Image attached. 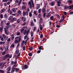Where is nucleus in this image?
Masks as SVG:
<instances>
[{"instance_id":"obj_8","label":"nucleus","mask_w":73,"mask_h":73,"mask_svg":"<svg viewBox=\"0 0 73 73\" xmlns=\"http://www.w3.org/2000/svg\"><path fill=\"white\" fill-rule=\"evenodd\" d=\"M45 9V8H43L42 9L41 11L42 13H44V12H46V10Z\"/></svg>"},{"instance_id":"obj_16","label":"nucleus","mask_w":73,"mask_h":73,"mask_svg":"<svg viewBox=\"0 0 73 73\" xmlns=\"http://www.w3.org/2000/svg\"><path fill=\"white\" fill-rule=\"evenodd\" d=\"M5 42L3 41V42H2V41H1L0 42V44L1 45L3 44H5Z\"/></svg>"},{"instance_id":"obj_27","label":"nucleus","mask_w":73,"mask_h":73,"mask_svg":"<svg viewBox=\"0 0 73 73\" xmlns=\"http://www.w3.org/2000/svg\"><path fill=\"white\" fill-rule=\"evenodd\" d=\"M29 49L30 51H32L33 50V48L32 47H30L29 48Z\"/></svg>"},{"instance_id":"obj_38","label":"nucleus","mask_w":73,"mask_h":73,"mask_svg":"<svg viewBox=\"0 0 73 73\" xmlns=\"http://www.w3.org/2000/svg\"><path fill=\"white\" fill-rule=\"evenodd\" d=\"M42 37H43V35L41 34L40 36V38H42Z\"/></svg>"},{"instance_id":"obj_24","label":"nucleus","mask_w":73,"mask_h":73,"mask_svg":"<svg viewBox=\"0 0 73 73\" xmlns=\"http://www.w3.org/2000/svg\"><path fill=\"white\" fill-rule=\"evenodd\" d=\"M9 48V46L8 45H7L6 46V50L7 51H8V48Z\"/></svg>"},{"instance_id":"obj_22","label":"nucleus","mask_w":73,"mask_h":73,"mask_svg":"<svg viewBox=\"0 0 73 73\" xmlns=\"http://www.w3.org/2000/svg\"><path fill=\"white\" fill-rule=\"evenodd\" d=\"M18 12L19 13V14L20 15H21V11L20 10H19L18 11Z\"/></svg>"},{"instance_id":"obj_29","label":"nucleus","mask_w":73,"mask_h":73,"mask_svg":"<svg viewBox=\"0 0 73 73\" xmlns=\"http://www.w3.org/2000/svg\"><path fill=\"white\" fill-rule=\"evenodd\" d=\"M53 17H54L53 16H52L50 17V19L51 20H53Z\"/></svg>"},{"instance_id":"obj_55","label":"nucleus","mask_w":73,"mask_h":73,"mask_svg":"<svg viewBox=\"0 0 73 73\" xmlns=\"http://www.w3.org/2000/svg\"><path fill=\"white\" fill-rule=\"evenodd\" d=\"M9 14L10 15H11V14H12V10L10 11Z\"/></svg>"},{"instance_id":"obj_42","label":"nucleus","mask_w":73,"mask_h":73,"mask_svg":"<svg viewBox=\"0 0 73 73\" xmlns=\"http://www.w3.org/2000/svg\"><path fill=\"white\" fill-rule=\"evenodd\" d=\"M38 49L39 50H41L42 49V46H40Z\"/></svg>"},{"instance_id":"obj_26","label":"nucleus","mask_w":73,"mask_h":73,"mask_svg":"<svg viewBox=\"0 0 73 73\" xmlns=\"http://www.w3.org/2000/svg\"><path fill=\"white\" fill-rule=\"evenodd\" d=\"M61 1L60 0H58L57 1V3H58V4H61V1Z\"/></svg>"},{"instance_id":"obj_59","label":"nucleus","mask_w":73,"mask_h":73,"mask_svg":"<svg viewBox=\"0 0 73 73\" xmlns=\"http://www.w3.org/2000/svg\"><path fill=\"white\" fill-rule=\"evenodd\" d=\"M13 19L14 20V21H16L17 20V19L15 17L13 18Z\"/></svg>"},{"instance_id":"obj_17","label":"nucleus","mask_w":73,"mask_h":73,"mask_svg":"<svg viewBox=\"0 0 73 73\" xmlns=\"http://www.w3.org/2000/svg\"><path fill=\"white\" fill-rule=\"evenodd\" d=\"M15 47V44H12L10 46V48H14Z\"/></svg>"},{"instance_id":"obj_5","label":"nucleus","mask_w":73,"mask_h":73,"mask_svg":"<svg viewBox=\"0 0 73 73\" xmlns=\"http://www.w3.org/2000/svg\"><path fill=\"white\" fill-rule=\"evenodd\" d=\"M21 20L22 21H23L24 22L25 21L27 20V18L25 17H21Z\"/></svg>"},{"instance_id":"obj_23","label":"nucleus","mask_w":73,"mask_h":73,"mask_svg":"<svg viewBox=\"0 0 73 73\" xmlns=\"http://www.w3.org/2000/svg\"><path fill=\"white\" fill-rule=\"evenodd\" d=\"M31 26H33V21H31Z\"/></svg>"},{"instance_id":"obj_58","label":"nucleus","mask_w":73,"mask_h":73,"mask_svg":"<svg viewBox=\"0 0 73 73\" xmlns=\"http://www.w3.org/2000/svg\"><path fill=\"white\" fill-rule=\"evenodd\" d=\"M32 8V4L30 5L29 8L30 9H31V8Z\"/></svg>"},{"instance_id":"obj_28","label":"nucleus","mask_w":73,"mask_h":73,"mask_svg":"<svg viewBox=\"0 0 73 73\" xmlns=\"http://www.w3.org/2000/svg\"><path fill=\"white\" fill-rule=\"evenodd\" d=\"M36 27H34L33 29V32H35V31H36Z\"/></svg>"},{"instance_id":"obj_4","label":"nucleus","mask_w":73,"mask_h":73,"mask_svg":"<svg viewBox=\"0 0 73 73\" xmlns=\"http://www.w3.org/2000/svg\"><path fill=\"white\" fill-rule=\"evenodd\" d=\"M23 15L24 17L25 16V15H26V16H27V15H28V11H26L25 12V11L23 12Z\"/></svg>"},{"instance_id":"obj_54","label":"nucleus","mask_w":73,"mask_h":73,"mask_svg":"<svg viewBox=\"0 0 73 73\" xmlns=\"http://www.w3.org/2000/svg\"><path fill=\"white\" fill-rule=\"evenodd\" d=\"M6 27H7L6 28V29H7L8 28H9L10 27L9 25H7L6 26Z\"/></svg>"},{"instance_id":"obj_57","label":"nucleus","mask_w":73,"mask_h":73,"mask_svg":"<svg viewBox=\"0 0 73 73\" xmlns=\"http://www.w3.org/2000/svg\"><path fill=\"white\" fill-rule=\"evenodd\" d=\"M41 9H40L38 10V13H40L41 12Z\"/></svg>"},{"instance_id":"obj_15","label":"nucleus","mask_w":73,"mask_h":73,"mask_svg":"<svg viewBox=\"0 0 73 73\" xmlns=\"http://www.w3.org/2000/svg\"><path fill=\"white\" fill-rule=\"evenodd\" d=\"M19 53V50H16V51L15 52V54H18Z\"/></svg>"},{"instance_id":"obj_34","label":"nucleus","mask_w":73,"mask_h":73,"mask_svg":"<svg viewBox=\"0 0 73 73\" xmlns=\"http://www.w3.org/2000/svg\"><path fill=\"white\" fill-rule=\"evenodd\" d=\"M29 56H32V53L31 52H30L29 54Z\"/></svg>"},{"instance_id":"obj_6","label":"nucleus","mask_w":73,"mask_h":73,"mask_svg":"<svg viewBox=\"0 0 73 73\" xmlns=\"http://www.w3.org/2000/svg\"><path fill=\"white\" fill-rule=\"evenodd\" d=\"M5 11H6V9L3 8L1 9V11H0V13H4Z\"/></svg>"},{"instance_id":"obj_60","label":"nucleus","mask_w":73,"mask_h":73,"mask_svg":"<svg viewBox=\"0 0 73 73\" xmlns=\"http://www.w3.org/2000/svg\"><path fill=\"white\" fill-rule=\"evenodd\" d=\"M60 27H61V26L58 25H56V27L57 28H60Z\"/></svg>"},{"instance_id":"obj_13","label":"nucleus","mask_w":73,"mask_h":73,"mask_svg":"<svg viewBox=\"0 0 73 73\" xmlns=\"http://www.w3.org/2000/svg\"><path fill=\"white\" fill-rule=\"evenodd\" d=\"M3 37L4 38V39L5 40H6V38H7V36H6L5 35H4L3 36Z\"/></svg>"},{"instance_id":"obj_51","label":"nucleus","mask_w":73,"mask_h":73,"mask_svg":"<svg viewBox=\"0 0 73 73\" xmlns=\"http://www.w3.org/2000/svg\"><path fill=\"white\" fill-rule=\"evenodd\" d=\"M41 15L40 14H39V15L38 16V17L40 18L41 17Z\"/></svg>"},{"instance_id":"obj_12","label":"nucleus","mask_w":73,"mask_h":73,"mask_svg":"<svg viewBox=\"0 0 73 73\" xmlns=\"http://www.w3.org/2000/svg\"><path fill=\"white\" fill-rule=\"evenodd\" d=\"M12 11L13 12H15H15H16V10L15 9V8L12 9Z\"/></svg>"},{"instance_id":"obj_2","label":"nucleus","mask_w":73,"mask_h":73,"mask_svg":"<svg viewBox=\"0 0 73 73\" xmlns=\"http://www.w3.org/2000/svg\"><path fill=\"white\" fill-rule=\"evenodd\" d=\"M19 39H16L14 42L15 44H16V43H19L20 41H21V38H19Z\"/></svg>"},{"instance_id":"obj_21","label":"nucleus","mask_w":73,"mask_h":73,"mask_svg":"<svg viewBox=\"0 0 73 73\" xmlns=\"http://www.w3.org/2000/svg\"><path fill=\"white\" fill-rule=\"evenodd\" d=\"M39 25L40 26V29L41 31H42V27L41 25Z\"/></svg>"},{"instance_id":"obj_41","label":"nucleus","mask_w":73,"mask_h":73,"mask_svg":"<svg viewBox=\"0 0 73 73\" xmlns=\"http://www.w3.org/2000/svg\"><path fill=\"white\" fill-rule=\"evenodd\" d=\"M17 23L18 24H19V23H20V19H18L17 21Z\"/></svg>"},{"instance_id":"obj_14","label":"nucleus","mask_w":73,"mask_h":73,"mask_svg":"<svg viewBox=\"0 0 73 73\" xmlns=\"http://www.w3.org/2000/svg\"><path fill=\"white\" fill-rule=\"evenodd\" d=\"M11 67L9 66L8 67L7 70L8 72H9V71H11Z\"/></svg>"},{"instance_id":"obj_36","label":"nucleus","mask_w":73,"mask_h":73,"mask_svg":"<svg viewBox=\"0 0 73 73\" xmlns=\"http://www.w3.org/2000/svg\"><path fill=\"white\" fill-rule=\"evenodd\" d=\"M27 32V29L23 33V34L24 35H26V33Z\"/></svg>"},{"instance_id":"obj_32","label":"nucleus","mask_w":73,"mask_h":73,"mask_svg":"<svg viewBox=\"0 0 73 73\" xmlns=\"http://www.w3.org/2000/svg\"><path fill=\"white\" fill-rule=\"evenodd\" d=\"M20 70V69L19 68H17V69H16L15 71L16 72H17L19 70Z\"/></svg>"},{"instance_id":"obj_61","label":"nucleus","mask_w":73,"mask_h":73,"mask_svg":"<svg viewBox=\"0 0 73 73\" xmlns=\"http://www.w3.org/2000/svg\"><path fill=\"white\" fill-rule=\"evenodd\" d=\"M49 26H50L52 25V22L51 21H50L49 22Z\"/></svg>"},{"instance_id":"obj_46","label":"nucleus","mask_w":73,"mask_h":73,"mask_svg":"<svg viewBox=\"0 0 73 73\" xmlns=\"http://www.w3.org/2000/svg\"><path fill=\"white\" fill-rule=\"evenodd\" d=\"M7 41H8V42H9L11 41V39H10L9 38H8L7 40Z\"/></svg>"},{"instance_id":"obj_37","label":"nucleus","mask_w":73,"mask_h":73,"mask_svg":"<svg viewBox=\"0 0 73 73\" xmlns=\"http://www.w3.org/2000/svg\"><path fill=\"white\" fill-rule=\"evenodd\" d=\"M12 27L13 28H15L16 27V26L14 25V24H13L12 25Z\"/></svg>"},{"instance_id":"obj_19","label":"nucleus","mask_w":73,"mask_h":73,"mask_svg":"<svg viewBox=\"0 0 73 73\" xmlns=\"http://www.w3.org/2000/svg\"><path fill=\"white\" fill-rule=\"evenodd\" d=\"M13 16H11L9 18V20H11L12 18H13Z\"/></svg>"},{"instance_id":"obj_63","label":"nucleus","mask_w":73,"mask_h":73,"mask_svg":"<svg viewBox=\"0 0 73 73\" xmlns=\"http://www.w3.org/2000/svg\"><path fill=\"white\" fill-rule=\"evenodd\" d=\"M10 2L9 1L7 3V5H9V4H10Z\"/></svg>"},{"instance_id":"obj_50","label":"nucleus","mask_w":73,"mask_h":73,"mask_svg":"<svg viewBox=\"0 0 73 73\" xmlns=\"http://www.w3.org/2000/svg\"><path fill=\"white\" fill-rule=\"evenodd\" d=\"M14 38H15V37H14V36H11V40H13Z\"/></svg>"},{"instance_id":"obj_43","label":"nucleus","mask_w":73,"mask_h":73,"mask_svg":"<svg viewBox=\"0 0 73 73\" xmlns=\"http://www.w3.org/2000/svg\"><path fill=\"white\" fill-rule=\"evenodd\" d=\"M20 53H19V54L17 55V57H19L20 56Z\"/></svg>"},{"instance_id":"obj_3","label":"nucleus","mask_w":73,"mask_h":73,"mask_svg":"<svg viewBox=\"0 0 73 73\" xmlns=\"http://www.w3.org/2000/svg\"><path fill=\"white\" fill-rule=\"evenodd\" d=\"M28 65L26 64L24 66H23L22 68V69L23 70H24L25 69H28Z\"/></svg>"},{"instance_id":"obj_52","label":"nucleus","mask_w":73,"mask_h":73,"mask_svg":"<svg viewBox=\"0 0 73 73\" xmlns=\"http://www.w3.org/2000/svg\"><path fill=\"white\" fill-rule=\"evenodd\" d=\"M23 50H25V46L23 47Z\"/></svg>"},{"instance_id":"obj_33","label":"nucleus","mask_w":73,"mask_h":73,"mask_svg":"<svg viewBox=\"0 0 73 73\" xmlns=\"http://www.w3.org/2000/svg\"><path fill=\"white\" fill-rule=\"evenodd\" d=\"M15 70L14 69H11V73H13L14 72H15Z\"/></svg>"},{"instance_id":"obj_40","label":"nucleus","mask_w":73,"mask_h":73,"mask_svg":"<svg viewBox=\"0 0 73 73\" xmlns=\"http://www.w3.org/2000/svg\"><path fill=\"white\" fill-rule=\"evenodd\" d=\"M43 17H45V16H46V13L45 12L43 14Z\"/></svg>"},{"instance_id":"obj_56","label":"nucleus","mask_w":73,"mask_h":73,"mask_svg":"<svg viewBox=\"0 0 73 73\" xmlns=\"http://www.w3.org/2000/svg\"><path fill=\"white\" fill-rule=\"evenodd\" d=\"M6 25H10V23H7L6 24Z\"/></svg>"},{"instance_id":"obj_64","label":"nucleus","mask_w":73,"mask_h":73,"mask_svg":"<svg viewBox=\"0 0 73 73\" xmlns=\"http://www.w3.org/2000/svg\"><path fill=\"white\" fill-rule=\"evenodd\" d=\"M41 52V51L40 50H39L37 51V53H40Z\"/></svg>"},{"instance_id":"obj_30","label":"nucleus","mask_w":73,"mask_h":73,"mask_svg":"<svg viewBox=\"0 0 73 73\" xmlns=\"http://www.w3.org/2000/svg\"><path fill=\"white\" fill-rule=\"evenodd\" d=\"M0 17L1 19H3V14H1Z\"/></svg>"},{"instance_id":"obj_49","label":"nucleus","mask_w":73,"mask_h":73,"mask_svg":"<svg viewBox=\"0 0 73 73\" xmlns=\"http://www.w3.org/2000/svg\"><path fill=\"white\" fill-rule=\"evenodd\" d=\"M50 11V10L49 9H46V12H47V13H48V12H49Z\"/></svg>"},{"instance_id":"obj_31","label":"nucleus","mask_w":73,"mask_h":73,"mask_svg":"<svg viewBox=\"0 0 73 73\" xmlns=\"http://www.w3.org/2000/svg\"><path fill=\"white\" fill-rule=\"evenodd\" d=\"M4 29L5 33H7L8 32V30H7V29L6 28H4Z\"/></svg>"},{"instance_id":"obj_45","label":"nucleus","mask_w":73,"mask_h":73,"mask_svg":"<svg viewBox=\"0 0 73 73\" xmlns=\"http://www.w3.org/2000/svg\"><path fill=\"white\" fill-rule=\"evenodd\" d=\"M11 23H13V22H14V20L13 18L11 20Z\"/></svg>"},{"instance_id":"obj_7","label":"nucleus","mask_w":73,"mask_h":73,"mask_svg":"<svg viewBox=\"0 0 73 73\" xmlns=\"http://www.w3.org/2000/svg\"><path fill=\"white\" fill-rule=\"evenodd\" d=\"M26 28V29H27V27H23V28L21 29V32H23V31H24V28Z\"/></svg>"},{"instance_id":"obj_20","label":"nucleus","mask_w":73,"mask_h":73,"mask_svg":"<svg viewBox=\"0 0 73 73\" xmlns=\"http://www.w3.org/2000/svg\"><path fill=\"white\" fill-rule=\"evenodd\" d=\"M21 1H22V0H19V2L18 4L19 5H20V4H21Z\"/></svg>"},{"instance_id":"obj_18","label":"nucleus","mask_w":73,"mask_h":73,"mask_svg":"<svg viewBox=\"0 0 73 73\" xmlns=\"http://www.w3.org/2000/svg\"><path fill=\"white\" fill-rule=\"evenodd\" d=\"M4 17L5 19H7V14H5L4 15Z\"/></svg>"},{"instance_id":"obj_25","label":"nucleus","mask_w":73,"mask_h":73,"mask_svg":"<svg viewBox=\"0 0 73 73\" xmlns=\"http://www.w3.org/2000/svg\"><path fill=\"white\" fill-rule=\"evenodd\" d=\"M29 17H32V14L31 12H30L29 13Z\"/></svg>"},{"instance_id":"obj_53","label":"nucleus","mask_w":73,"mask_h":73,"mask_svg":"<svg viewBox=\"0 0 73 73\" xmlns=\"http://www.w3.org/2000/svg\"><path fill=\"white\" fill-rule=\"evenodd\" d=\"M3 21V23H6V20L4 19L3 21Z\"/></svg>"},{"instance_id":"obj_62","label":"nucleus","mask_w":73,"mask_h":73,"mask_svg":"<svg viewBox=\"0 0 73 73\" xmlns=\"http://www.w3.org/2000/svg\"><path fill=\"white\" fill-rule=\"evenodd\" d=\"M14 64L15 65L16 64H17V61H16V59L15 60V61L14 62Z\"/></svg>"},{"instance_id":"obj_48","label":"nucleus","mask_w":73,"mask_h":73,"mask_svg":"<svg viewBox=\"0 0 73 73\" xmlns=\"http://www.w3.org/2000/svg\"><path fill=\"white\" fill-rule=\"evenodd\" d=\"M20 35V32H18L17 34V36H19Z\"/></svg>"},{"instance_id":"obj_9","label":"nucleus","mask_w":73,"mask_h":73,"mask_svg":"<svg viewBox=\"0 0 73 73\" xmlns=\"http://www.w3.org/2000/svg\"><path fill=\"white\" fill-rule=\"evenodd\" d=\"M10 2H12L13 0H3L2 1L3 2H7L8 1H9Z\"/></svg>"},{"instance_id":"obj_47","label":"nucleus","mask_w":73,"mask_h":73,"mask_svg":"<svg viewBox=\"0 0 73 73\" xmlns=\"http://www.w3.org/2000/svg\"><path fill=\"white\" fill-rule=\"evenodd\" d=\"M51 5H52V6H53L54 5V2H52L51 3Z\"/></svg>"},{"instance_id":"obj_44","label":"nucleus","mask_w":73,"mask_h":73,"mask_svg":"<svg viewBox=\"0 0 73 73\" xmlns=\"http://www.w3.org/2000/svg\"><path fill=\"white\" fill-rule=\"evenodd\" d=\"M32 7L33 8H34L35 7V5H34V3L33 2H32Z\"/></svg>"},{"instance_id":"obj_39","label":"nucleus","mask_w":73,"mask_h":73,"mask_svg":"<svg viewBox=\"0 0 73 73\" xmlns=\"http://www.w3.org/2000/svg\"><path fill=\"white\" fill-rule=\"evenodd\" d=\"M3 28L0 27V32H2V31H3Z\"/></svg>"},{"instance_id":"obj_10","label":"nucleus","mask_w":73,"mask_h":73,"mask_svg":"<svg viewBox=\"0 0 73 73\" xmlns=\"http://www.w3.org/2000/svg\"><path fill=\"white\" fill-rule=\"evenodd\" d=\"M0 25L1 27H4V22H3V21H1Z\"/></svg>"},{"instance_id":"obj_35","label":"nucleus","mask_w":73,"mask_h":73,"mask_svg":"<svg viewBox=\"0 0 73 73\" xmlns=\"http://www.w3.org/2000/svg\"><path fill=\"white\" fill-rule=\"evenodd\" d=\"M50 15H46V18H48H48H49V17H50Z\"/></svg>"},{"instance_id":"obj_1","label":"nucleus","mask_w":73,"mask_h":73,"mask_svg":"<svg viewBox=\"0 0 73 73\" xmlns=\"http://www.w3.org/2000/svg\"><path fill=\"white\" fill-rule=\"evenodd\" d=\"M10 56V55L9 54H7L5 55L4 57L3 58V59L4 60H5L7 58H8Z\"/></svg>"},{"instance_id":"obj_11","label":"nucleus","mask_w":73,"mask_h":73,"mask_svg":"<svg viewBox=\"0 0 73 73\" xmlns=\"http://www.w3.org/2000/svg\"><path fill=\"white\" fill-rule=\"evenodd\" d=\"M40 7V5L39 4H38V5L36 6V9H38Z\"/></svg>"}]
</instances>
